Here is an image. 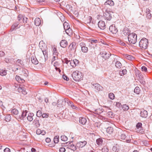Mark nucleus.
<instances>
[{
  "mask_svg": "<svg viewBox=\"0 0 152 152\" xmlns=\"http://www.w3.org/2000/svg\"><path fill=\"white\" fill-rule=\"evenodd\" d=\"M128 39L130 44H134L137 41V35L132 33L129 34Z\"/></svg>",
  "mask_w": 152,
  "mask_h": 152,
  "instance_id": "nucleus-1",
  "label": "nucleus"
},
{
  "mask_svg": "<svg viewBox=\"0 0 152 152\" xmlns=\"http://www.w3.org/2000/svg\"><path fill=\"white\" fill-rule=\"evenodd\" d=\"M148 44V40L145 38L142 39L139 42V46L141 49H146Z\"/></svg>",
  "mask_w": 152,
  "mask_h": 152,
  "instance_id": "nucleus-2",
  "label": "nucleus"
},
{
  "mask_svg": "<svg viewBox=\"0 0 152 152\" xmlns=\"http://www.w3.org/2000/svg\"><path fill=\"white\" fill-rule=\"evenodd\" d=\"M72 75L73 80L76 81L80 80L81 78V76L78 73V71H77L74 72L72 74Z\"/></svg>",
  "mask_w": 152,
  "mask_h": 152,
  "instance_id": "nucleus-3",
  "label": "nucleus"
},
{
  "mask_svg": "<svg viewBox=\"0 0 152 152\" xmlns=\"http://www.w3.org/2000/svg\"><path fill=\"white\" fill-rule=\"evenodd\" d=\"M79 45L81 47V50L83 52L86 53L88 52V48L86 46V45L85 43L82 42H80Z\"/></svg>",
  "mask_w": 152,
  "mask_h": 152,
  "instance_id": "nucleus-4",
  "label": "nucleus"
},
{
  "mask_svg": "<svg viewBox=\"0 0 152 152\" xmlns=\"http://www.w3.org/2000/svg\"><path fill=\"white\" fill-rule=\"evenodd\" d=\"M103 18L105 20H110L111 19L112 16L110 13L108 11L106 10V12L104 13Z\"/></svg>",
  "mask_w": 152,
  "mask_h": 152,
  "instance_id": "nucleus-5",
  "label": "nucleus"
},
{
  "mask_svg": "<svg viewBox=\"0 0 152 152\" xmlns=\"http://www.w3.org/2000/svg\"><path fill=\"white\" fill-rule=\"evenodd\" d=\"M27 112L26 110L24 111H23L22 112L21 115L17 116V118H16L19 121H21V120L23 119L26 116Z\"/></svg>",
  "mask_w": 152,
  "mask_h": 152,
  "instance_id": "nucleus-6",
  "label": "nucleus"
},
{
  "mask_svg": "<svg viewBox=\"0 0 152 152\" xmlns=\"http://www.w3.org/2000/svg\"><path fill=\"white\" fill-rule=\"evenodd\" d=\"M94 88L97 91H99L102 90L103 88L97 83L93 84Z\"/></svg>",
  "mask_w": 152,
  "mask_h": 152,
  "instance_id": "nucleus-7",
  "label": "nucleus"
},
{
  "mask_svg": "<svg viewBox=\"0 0 152 152\" xmlns=\"http://www.w3.org/2000/svg\"><path fill=\"white\" fill-rule=\"evenodd\" d=\"M98 27L100 29L104 30L105 28L106 25L104 21L100 20L98 22Z\"/></svg>",
  "mask_w": 152,
  "mask_h": 152,
  "instance_id": "nucleus-8",
  "label": "nucleus"
},
{
  "mask_svg": "<svg viewBox=\"0 0 152 152\" xmlns=\"http://www.w3.org/2000/svg\"><path fill=\"white\" fill-rule=\"evenodd\" d=\"M109 29L111 32L113 34H116L118 31V30L115 25L110 26L109 27Z\"/></svg>",
  "mask_w": 152,
  "mask_h": 152,
  "instance_id": "nucleus-9",
  "label": "nucleus"
},
{
  "mask_svg": "<svg viewBox=\"0 0 152 152\" xmlns=\"http://www.w3.org/2000/svg\"><path fill=\"white\" fill-rule=\"evenodd\" d=\"M87 144V142L84 141L83 142H79L77 143L76 145L79 148H81L84 147Z\"/></svg>",
  "mask_w": 152,
  "mask_h": 152,
  "instance_id": "nucleus-10",
  "label": "nucleus"
},
{
  "mask_svg": "<svg viewBox=\"0 0 152 152\" xmlns=\"http://www.w3.org/2000/svg\"><path fill=\"white\" fill-rule=\"evenodd\" d=\"M39 47L40 48V50L42 52L44 55H46L47 53L46 52V51L47 48L46 45L44 44L43 46L42 45L41 46L40 45Z\"/></svg>",
  "mask_w": 152,
  "mask_h": 152,
  "instance_id": "nucleus-11",
  "label": "nucleus"
},
{
  "mask_svg": "<svg viewBox=\"0 0 152 152\" xmlns=\"http://www.w3.org/2000/svg\"><path fill=\"white\" fill-rule=\"evenodd\" d=\"M79 61L76 59H75L73 60H71L70 62L71 65L73 67H75L79 63Z\"/></svg>",
  "mask_w": 152,
  "mask_h": 152,
  "instance_id": "nucleus-12",
  "label": "nucleus"
},
{
  "mask_svg": "<svg viewBox=\"0 0 152 152\" xmlns=\"http://www.w3.org/2000/svg\"><path fill=\"white\" fill-rule=\"evenodd\" d=\"M140 116L142 118H146L148 116V113L146 110H142L140 113Z\"/></svg>",
  "mask_w": 152,
  "mask_h": 152,
  "instance_id": "nucleus-13",
  "label": "nucleus"
},
{
  "mask_svg": "<svg viewBox=\"0 0 152 152\" xmlns=\"http://www.w3.org/2000/svg\"><path fill=\"white\" fill-rule=\"evenodd\" d=\"M66 102L65 100L64 99H58L57 101V104L58 105H58H64L66 103Z\"/></svg>",
  "mask_w": 152,
  "mask_h": 152,
  "instance_id": "nucleus-14",
  "label": "nucleus"
},
{
  "mask_svg": "<svg viewBox=\"0 0 152 152\" xmlns=\"http://www.w3.org/2000/svg\"><path fill=\"white\" fill-rule=\"evenodd\" d=\"M60 44L61 47L65 48L67 45V42L65 40H62L61 41Z\"/></svg>",
  "mask_w": 152,
  "mask_h": 152,
  "instance_id": "nucleus-15",
  "label": "nucleus"
},
{
  "mask_svg": "<svg viewBox=\"0 0 152 152\" xmlns=\"http://www.w3.org/2000/svg\"><path fill=\"white\" fill-rule=\"evenodd\" d=\"M120 138L122 140H125L126 142H129L130 141V140L127 139V137L126 136L125 134L124 133H121L120 135Z\"/></svg>",
  "mask_w": 152,
  "mask_h": 152,
  "instance_id": "nucleus-16",
  "label": "nucleus"
},
{
  "mask_svg": "<svg viewBox=\"0 0 152 152\" xmlns=\"http://www.w3.org/2000/svg\"><path fill=\"white\" fill-rule=\"evenodd\" d=\"M87 122L86 119L85 118L80 117L79 118V122L81 124L84 125Z\"/></svg>",
  "mask_w": 152,
  "mask_h": 152,
  "instance_id": "nucleus-17",
  "label": "nucleus"
},
{
  "mask_svg": "<svg viewBox=\"0 0 152 152\" xmlns=\"http://www.w3.org/2000/svg\"><path fill=\"white\" fill-rule=\"evenodd\" d=\"M110 56V53L109 52L106 53V52H104L102 54V57L105 59L108 58Z\"/></svg>",
  "mask_w": 152,
  "mask_h": 152,
  "instance_id": "nucleus-18",
  "label": "nucleus"
},
{
  "mask_svg": "<svg viewBox=\"0 0 152 152\" xmlns=\"http://www.w3.org/2000/svg\"><path fill=\"white\" fill-rule=\"evenodd\" d=\"M34 24L36 26H39L41 23V21L40 19L39 18H36L34 20Z\"/></svg>",
  "mask_w": 152,
  "mask_h": 152,
  "instance_id": "nucleus-19",
  "label": "nucleus"
},
{
  "mask_svg": "<svg viewBox=\"0 0 152 152\" xmlns=\"http://www.w3.org/2000/svg\"><path fill=\"white\" fill-rule=\"evenodd\" d=\"M34 115V114L33 113H30L28 115L27 118V120L30 121H31L33 120V117Z\"/></svg>",
  "mask_w": 152,
  "mask_h": 152,
  "instance_id": "nucleus-20",
  "label": "nucleus"
},
{
  "mask_svg": "<svg viewBox=\"0 0 152 152\" xmlns=\"http://www.w3.org/2000/svg\"><path fill=\"white\" fill-rule=\"evenodd\" d=\"M142 124L141 123H138L136 125V128L137 129V131H139V132H141L142 131H141V129L142 128Z\"/></svg>",
  "mask_w": 152,
  "mask_h": 152,
  "instance_id": "nucleus-21",
  "label": "nucleus"
},
{
  "mask_svg": "<svg viewBox=\"0 0 152 152\" xmlns=\"http://www.w3.org/2000/svg\"><path fill=\"white\" fill-rule=\"evenodd\" d=\"M24 19L23 16L20 15H19L17 18V20L19 22V23H23Z\"/></svg>",
  "mask_w": 152,
  "mask_h": 152,
  "instance_id": "nucleus-22",
  "label": "nucleus"
},
{
  "mask_svg": "<svg viewBox=\"0 0 152 152\" xmlns=\"http://www.w3.org/2000/svg\"><path fill=\"white\" fill-rule=\"evenodd\" d=\"M19 23L18 22H16V23L13 24L12 26L11 29L12 31L15 29L19 28L20 27V26L18 27V25Z\"/></svg>",
  "mask_w": 152,
  "mask_h": 152,
  "instance_id": "nucleus-23",
  "label": "nucleus"
},
{
  "mask_svg": "<svg viewBox=\"0 0 152 152\" xmlns=\"http://www.w3.org/2000/svg\"><path fill=\"white\" fill-rule=\"evenodd\" d=\"M66 33L69 36H71L72 34V31L70 28L65 30Z\"/></svg>",
  "mask_w": 152,
  "mask_h": 152,
  "instance_id": "nucleus-24",
  "label": "nucleus"
},
{
  "mask_svg": "<svg viewBox=\"0 0 152 152\" xmlns=\"http://www.w3.org/2000/svg\"><path fill=\"white\" fill-rule=\"evenodd\" d=\"M28 72L26 69H23L21 72V74L22 75H23L25 77H27L28 76Z\"/></svg>",
  "mask_w": 152,
  "mask_h": 152,
  "instance_id": "nucleus-25",
  "label": "nucleus"
},
{
  "mask_svg": "<svg viewBox=\"0 0 152 152\" xmlns=\"http://www.w3.org/2000/svg\"><path fill=\"white\" fill-rule=\"evenodd\" d=\"M69 146L71 147L70 149L72 150L75 151L77 149L76 147L72 143V142H69Z\"/></svg>",
  "mask_w": 152,
  "mask_h": 152,
  "instance_id": "nucleus-26",
  "label": "nucleus"
},
{
  "mask_svg": "<svg viewBox=\"0 0 152 152\" xmlns=\"http://www.w3.org/2000/svg\"><path fill=\"white\" fill-rule=\"evenodd\" d=\"M105 5H109L110 6H113L114 4L113 1L112 0H108L104 3Z\"/></svg>",
  "mask_w": 152,
  "mask_h": 152,
  "instance_id": "nucleus-27",
  "label": "nucleus"
},
{
  "mask_svg": "<svg viewBox=\"0 0 152 152\" xmlns=\"http://www.w3.org/2000/svg\"><path fill=\"white\" fill-rule=\"evenodd\" d=\"M52 48L53 49V55H55L56 56H57L58 55V53L57 51L56 48V46L55 45L53 46L52 47Z\"/></svg>",
  "mask_w": 152,
  "mask_h": 152,
  "instance_id": "nucleus-28",
  "label": "nucleus"
},
{
  "mask_svg": "<svg viewBox=\"0 0 152 152\" xmlns=\"http://www.w3.org/2000/svg\"><path fill=\"white\" fill-rule=\"evenodd\" d=\"M96 142L97 144L99 145H102L103 143L102 139L100 138L97 139L96 140Z\"/></svg>",
  "mask_w": 152,
  "mask_h": 152,
  "instance_id": "nucleus-29",
  "label": "nucleus"
},
{
  "mask_svg": "<svg viewBox=\"0 0 152 152\" xmlns=\"http://www.w3.org/2000/svg\"><path fill=\"white\" fill-rule=\"evenodd\" d=\"M7 70L4 69H0V75L4 76L5 75L7 74Z\"/></svg>",
  "mask_w": 152,
  "mask_h": 152,
  "instance_id": "nucleus-30",
  "label": "nucleus"
},
{
  "mask_svg": "<svg viewBox=\"0 0 152 152\" xmlns=\"http://www.w3.org/2000/svg\"><path fill=\"white\" fill-rule=\"evenodd\" d=\"M33 123L35 125L36 127H38L40 126V124L39 122V120L37 118H36L33 121Z\"/></svg>",
  "mask_w": 152,
  "mask_h": 152,
  "instance_id": "nucleus-31",
  "label": "nucleus"
},
{
  "mask_svg": "<svg viewBox=\"0 0 152 152\" xmlns=\"http://www.w3.org/2000/svg\"><path fill=\"white\" fill-rule=\"evenodd\" d=\"M124 57L127 59L130 60H132L134 59V58L132 56L128 54L125 55Z\"/></svg>",
  "mask_w": 152,
  "mask_h": 152,
  "instance_id": "nucleus-32",
  "label": "nucleus"
},
{
  "mask_svg": "<svg viewBox=\"0 0 152 152\" xmlns=\"http://www.w3.org/2000/svg\"><path fill=\"white\" fill-rule=\"evenodd\" d=\"M113 129L110 127H108L106 129V132L109 134H111L113 132Z\"/></svg>",
  "mask_w": 152,
  "mask_h": 152,
  "instance_id": "nucleus-33",
  "label": "nucleus"
},
{
  "mask_svg": "<svg viewBox=\"0 0 152 152\" xmlns=\"http://www.w3.org/2000/svg\"><path fill=\"white\" fill-rule=\"evenodd\" d=\"M130 32V31H129L128 28H124L123 31V34L125 35H129Z\"/></svg>",
  "mask_w": 152,
  "mask_h": 152,
  "instance_id": "nucleus-34",
  "label": "nucleus"
},
{
  "mask_svg": "<svg viewBox=\"0 0 152 152\" xmlns=\"http://www.w3.org/2000/svg\"><path fill=\"white\" fill-rule=\"evenodd\" d=\"M115 66L116 68H120L122 67V65L120 61H117L115 63Z\"/></svg>",
  "mask_w": 152,
  "mask_h": 152,
  "instance_id": "nucleus-35",
  "label": "nucleus"
},
{
  "mask_svg": "<svg viewBox=\"0 0 152 152\" xmlns=\"http://www.w3.org/2000/svg\"><path fill=\"white\" fill-rule=\"evenodd\" d=\"M64 27V30H66L70 28L69 24L68 23L65 22L63 24Z\"/></svg>",
  "mask_w": 152,
  "mask_h": 152,
  "instance_id": "nucleus-36",
  "label": "nucleus"
},
{
  "mask_svg": "<svg viewBox=\"0 0 152 152\" xmlns=\"http://www.w3.org/2000/svg\"><path fill=\"white\" fill-rule=\"evenodd\" d=\"M93 110L94 111V113L97 114H99L102 112V109H94Z\"/></svg>",
  "mask_w": 152,
  "mask_h": 152,
  "instance_id": "nucleus-37",
  "label": "nucleus"
},
{
  "mask_svg": "<svg viewBox=\"0 0 152 152\" xmlns=\"http://www.w3.org/2000/svg\"><path fill=\"white\" fill-rule=\"evenodd\" d=\"M112 150L113 151L115 152H118L119 151V146H114L112 148Z\"/></svg>",
  "mask_w": 152,
  "mask_h": 152,
  "instance_id": "nucleus-38",
  "label": "nucleus"
},
{
  "mask_svg": "<svg viewBox=\"0 0 152 152\" xmlns=\"http://www.w3.org/2000/svg\"><path fill=\"white\" fill-rule=\"evenodd\" d=\"M31 61L33 64H38V62L36 58L33 57L32 58H31Z\"/></svg>",
  "mask_w": 152,
  "mask_h": 152,
  "instance_id": "nucleus-39",
  "label": "nucleus"
},
{
  "mask_svg": "<svg viewBox=\"0 0 152 152\" xmlns=\"http://www.w3.org/2000/svg\"><path fill=\"white\" fill-rule=\"evenodd\" d=\"M122 107L124 111H127L129 109V107L126 104H124L122 106Z\"/></svg>",
  "mask_w": 152,
  "mask_h": 152,
  "instance_id": "nucleus-40",
  "label": "nucleus"
},
{
  "mask_svg": "<svg viewBox=\"0 0 152 152\" xmlns=\"http://www.w3.org/2000/svg\"><path fill=\"white\" fill-rule=\"evenodd\" d=\"M11 119V117L10 115H7L5 118V120L7 122H9Z\"/></svg>",
  "mask_w": 152,
  "mask_h": 152,
  "instance_id": "nucleus-41",
  "label": "nucleus"
},
{
  "mask_svg": "<svg viewBox=\"0 0 152 152\" xmlns=\"http://www.w3.org/2000/svg\"><path fill=\"white\" fill-rule=\"evenodd\" d=\"M140 88L138 87H136L134 89V92L137 94H139L140 92Z\"/></svg>",
  "mask_w": 152,
  "mask_h": 152,
  "instance_id": "nucleus-42",
  "label": "nucleus"
},
{
  "mask_svg": "<svg viewBox=\"0 0 152 152\" xmlns=\"http://www.w3.org/2000/svg\"><path fill=\"white\" fill-rule=\"evenodd\" d=\"M11 113L15 115H17L18 113V111L17 109H14L12 110Z\"/></svg>",
  "mask_w": 152,
  "mask_h": 152,
  "instance_id": "nucleus-43",
  "label": "nucleus"
},
{
  "mask_svg": "<svg viewBox=\"0 0 152 152\" xmlns=\"http://www.w3.org/2000/svg\"><path fill=\"white\" fill-rule=\"evenodd\" d=\"M59 138L58 136H56L54 138V142L55 143H57L59 142Z\"/></svg>",
  "mask_w": 152,
  "mask_h": 152,
  "instance_id": "nucleus-44",
  "label": "nucleus"
},
{
  "mask_svg": "<svg viewBox=\"0 0 152 152\" xmlns=\"http://www.w3.org/2000/svg\"><path fill=\"white\" fill-rule=\"evenodd\" d=\"M61 139L62 140L65 141L67 140V137L65 135H62L61 137Z\"/></svg>",
  "mask_w": 152,
  "mask_h": 152,
  "instance_id": "nucleus-45",
  "label": "nucleus"
},
{
  "mask_svg": "<svg viewBox=\"0 0 152 152\" xmlns=\"http://www.w3.org/2000/svg\"><path fill=\"white\" fill-rule=\"evenodd\" d=\"M42 112L40 110H38L37 113V117H39L42 115Z\"/></svg>",
  "mask_w": 152,
  "mask_h": 152,
  "instance_id": "nucleus-46",
  "label": "nucleus"
},
{
  "mask_svg": "<svg viewBox=\"0 0 152 152\" xmlns=\"http://www.w3.org/2000/svg\"><path fill=\"white\" fill-rule=\"evenodd\" d=\"M109 97L111 99H113L114 98L115 96L113 94L111 93L109 94Z\"/></svg>",
  "mask_w": 152,
  "mask_h": 152,
  "instance_id": "nucleus-47",
  "label": "nucleus"
},
{
  "mask_svg": "<svg viewBox=\"0 0 152 152\" xmlns=\"http://www.w3.org/2000/svg\"><path fill=\"white\" fill-rule=\"evenodd\" d=\"M102 152H108V148H107L105 147L104 146L103 147V148L102 149Z\"/></svg>",
  "mask_w": 152,
  "mask_h": 152,
  "instance_id": "nucleus-48",
  "label": "nucleus"
},
{
  "mask_svg": "<svg viewBox=\"0 0 152 152\" xmlns=\"http://www.w3.org/2000/svg\"><path fill=\"white\" fill-rule=\"evenodd\" d=\"M49 114L48 113H44L43 114L42 113V118H47L48 117Z\"/></svg>",
  "mask_w": 152,
  "mask_h": 152,
  "instance_id": "nucleus-49",
  "label": "nucleus"
},
{
  "mask_svg": "<svg viewBox=\"0 0 152 152\" xmlns=\"http://www.w3.org/2000/svg\"><path fill=\"white\" fill-rule=\"evenodd\" d=\"M90 42L91 44H93V43H96L98 42V40H97L91 39Z\"/></svg>",
  "mask_w": 152,
  "mask_h": 152,
  "instance_id": "nucleus-50",
  "label": "nucleus"
},
{
  "mask_svg": "<svg viewBox=\"0 0 152 152\" xmlns=\"http://www.w3.org/2000/svg\"><path fill=\"white\" fill-rule=\"evenodd\" d=\"M59 152H65L66 151L65 148L64 147H61L59 149Z\"/></svg>",
  "mask_w": 152,
  "mask_h": 152,
  "instance_id": "nucleus-51",
  "label": "nucleus"
},
{
  "mask_svg": "<svg viewBox=\"0 0 152 152\" xmlns=\"http://www.w3.org/2000/svg\"><path fill=\"white\" fill-rule=\"evenodd\" d=\"M146 15V17L147 18L150 19H151L152 17V16L151 14V13L147 14Z\"/></svg>",
  "mask_w": 152,
  "mask_h": 152,
  "instance_id": "nucleus-52",
  "label": "nucleus"
},
{
  "mask_svg": "<svg viewBox=\"0 0 152 152\" xmlns=\"http://www.w3.org/2000/svg\"><path fill=\"white\" fill-rule=\"evenodd\" d=\"M141 69L142 71H144L145 72H146L147 71V68L145 66H142L141 67Z\"/></svg>",
  "mask_w": 152,
  "mask_h": 152,
  "instance_id": "nucleus-53",
  "label": "nucleus"
},
{
  "mask_svg": "<svg viewBox=\"0 0 152 152\" xmlns=\"http://www.w3.org/2000/svg\"><path fill=\"white\" fill-rule=\"evenodd\" d=\"M63 62L64 63H66V64H68V63L70 61H69L66 58H65V59H64L63 60Z\"/></svg>",
  "mask_w": 152,
  "mask_h": 152,
  "instance_id": "nucleus-54",
  "label": "nucleus"
},
{
  "mask_svg": "<svg viewBox=\"0 0 152 152\" xmlns=\"http://www.w3.org/2000/svg\"><path fill=\"white\" fill-rule=\"evenodd\" d=\"M42 130L39 129H38L36 131V133L37 134H40L41 133Z\"/></svg>",
  "mask_w": 152,
  "mask_h": 152,
  "instance_id": "nucleus-55",
  "label": "nucleus"
},
{
  "mask_svg": "<svg viewBox=\"0 0 152 152\" xmlns=\"http://www.w3.org/2000/svg\"><path fill=\"white\" fill-rule=\"evenodd\" d=\"M4 152H10V150L9 148H6L4 149Z\"/></svg>",
  "mask_w": 152,
  "mask_h": 152,
  "instance_id": "nucleus-56",
  "label": "nucleus"
},
{
  "mask_svg": "<svg viewBox=\"0 0 152 152\" xmlns=\"http://www.w3.org/2000/svg\"><path fill=\"white\" fill-rule=\"evenodd\" d=\"M58 58V57L57 56H54L52 58V59L51 63H52L53 61H55L56 59Z\"/></svg>",
  "mask_w": 152,
  "mask_h": 152,
  "instance_id": "nucleus-57",
  "label": "nucleus"
},
{
  "mask_svg": "<svg viewBox=\"0 0 152 152\" xmlns=\"http://www.w3.org/2000/svg\"><path fill=\"white\" fill-rule=\"evenodd\" d=\"M63 77L64 80H65L67 81L69 80L68 77L66 75H63Z\"/></svg>",
  "mask_w": 152,
  "mask_h": 152,
  "instance_id": "nucleus-58",
  "label": "nucleus"
},
{
  "mask_svg": "<svg viewBox=\"0 0 152 152\" xmlns=\"http://www.w3.org/2000/svg\"><path fill=\"white\" fill-rule=\"evenodd\" d=\"M23 89V87H19V88H18V89H17V90L19 92H21L22 91V89Z\"/></svg>",
  "mask_w": 152,
  "mask_h": 152,
  "instance_id": "nucleus-59",
  "label": "nucleus"
},
{
  "mask_svg": "<svg viewBox=\"0 0 152 152\" xmlns=\"http://www.w3.org/2000/svg\"><path fill=\"white\" fill-rule=\"evenodd\" d=\"M70 103L71 104L70 106L72 108L76 109V108H77L75 105H74L72 104V102L71 103V102H70Z\"/></svg>",
  "mask_w": 152,
  "mask_h": 152,
  "instance_id": "nucleus-60",
  "label": "nucleus"
},
{
  "mask_svg": "<svg viewBox=\"0 0 152 152\" xmlns=\"http://www.w3.org/2000/svg\"><path fill=\"white\" fill-rule=\"evenodd\" d=\"M15 79L16 80H17V81H20V80H21V79L20 77L19 76H16Z\"/></svg>",
  "mask_w": 152,
  "mask_h": 152,
  "instance_id": "nucleus-61",
  "label": "nucleus"
},
{
  "mask_svg": "<svg viewBox=\"0 0 152 152\" xmlns=\"http://www.w3.org/2000/svg\"><path fill=\"white\" fill-rule=\"evenodd\" d=\"M151 10L149 9H146V10L145 13L146 15L147 14L150 13Z\"/></svg>",
  "mask_w": 152,
  "mask_h": 152,
  "instance_id": "nucleus-62",
  "label": "nucleus"
},
{
  "mask_svg": "<svg viewBox=\"0 0 152 152\" xmlns=\"http://www.w3.org/2000/svg\"><path fill=\"white\" fill-rule=\"evenodd\" d=\"M121 105V103L119 102H117L116 103V106L118 107H120Z\"/></svg>",
  "mask_w": 152,
  "mask_h": 152,
  "instance_id": "nucleus-63",
  "label": "nucleus"
},
{
  "mask_svg": "<svg viewBox=\"0 0 152 152\" xmlns=\"http://www.w3.org/2000/svg\"><path fill=\"white\" fill-rule=\"evenodd\" d=\"M73 13L76 17H77L78 16V12L77 11H75Z\"/></svg>",
  "mask_w": 152,
  "mask_h": 152,
  "instance_id": "nucleus-64",
  "label": "nucleus"
}]
</instances>
